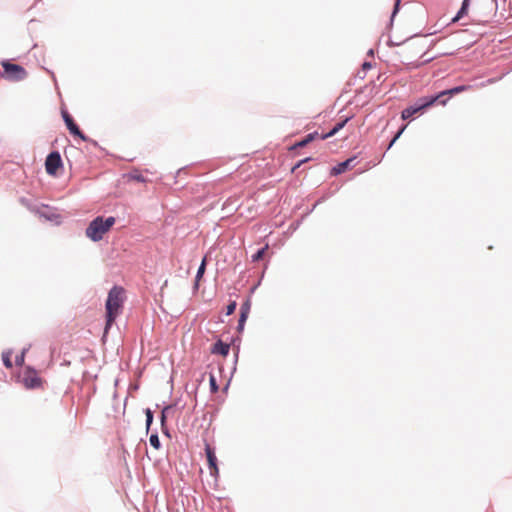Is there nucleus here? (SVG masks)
<instances>
[{"label": "nucleus", "instance_id": "1", "mask_svg": "<svg viewBox=\"0 0 512 512\" xmlns=\"http://www.w3.org/2000/svg\"><path fill=\"white\" fill-rule=\"evenodd\" d=\"M426 52L427 46L425 41L421 38H412L403 43L399 55L404 64L411 68H416L432 60V57H429L421 62L419 61V59L426 55Z\"/></svg>", "mask_w": 512, "mask_h": 512}, {"label": "nucleus", "instance_id": "2", "mask_svg": "<svg viewBox=\"0 0 512 512\" xmlns=\"http://www.w3.org/2000/svg\"><path fill=\"white\" fill-rule=\"evenodd\" d=\"M125 301V290L120 286H114L108 293V297L105 304L106 309V325L104 334L108 333V330L114 323L115 319L121 314L123 304Z\"/></svg>", "mask_w": 512, "mask_h": 512}, {"label": "nucleus", "instance_id": "3", "mask_svg": "<svg viewBox=\"0 0 512 512\" xmlns=\"http://www.w3.org/2000/svg\"><path fill=\"white\" fill-rule=\"evenodd\" d=\"M115 224L114 217H96L87 227L86 236L93 241H99L103 238V235L107 233L110 228Z\"/></svg>", "mask_w": 512, "mask_h": 512}, {"label": "nucleus", "instance_id": "4", "mask_svg": "<svg viewBox=\"0 0 512 512\" xmlns=\"http://www.w3.org/2000/svg\"><path fill=\"white\" fill-rule=\"evenodd\" d=\"M2 67L4 69L2 77L8 81L18 82L24 80L27 77L26 70L18 64L4 61L2 62Z\"/></svg>", "mask_w": 512, "mask_h": 512}, {"label": "nucleus", "instance_id": "5", "mask_svg": "<svg viewBox=\"0 0 512 512\" xmlns=\"http://www.w3.org/2000/svg\"><path fill=\"white\" fill-rule=\"evenodd\" d=\"M434 104L435 99H425L422 97L414 105L405 108L401 113V117L403 120L409 119L416 113L422 112Z\"/></svg>", "mask_w": 512, "mask_h": 512}, {"label": "nucleus", "instance_id": "6", "mask_svg": "<svg viewBox=\"0 0 512 512\" xmlns=\"http://www.w3.org/2000/svg\"><path fill=\"white\" fill-rule=\"evenodd\" d=\"M22 382L28 389H36L42 387L43 380L39 377L38 373L31 368H27L22 376Z\"/></svg>", "mask_w": 512, "mask_h": 512}, {"label": "nucleus", "instance_id": "7", "mask_svg": "<svg viewBox=\"0 0 512 512\" xmlns=\"http://www.w3.org/2000/svg\"><path fill=\"white\" fill-rule=\"evenodd\" d=\"M60 167H62V159L59 152H51L45 161L46 172L50 175H56Z\"/></svg>", "mask_w": 512, "mask_h": 512}, {"label": "nucleus", "instance_id": "8", "mask_svg": "<svg viewBox=\"0 0 512 512\" xmlns=\"http://www.w3.org/2000/svg\"><path fill=\"white\" fill-rule=\"evenodd\" d=\"M205 452L207 456V461L210 469V474L217 477L218 475V467H217V458L213 451V449L210 447L209 444L205 445Z\"/></svg>", "mask_w": 512, "mask_h": 512}, {"label": "nucleus", "instance_id": "9", "mask_svg": "<svg viewBox=\"0 0 512 512\" xmlns=\"http://www.w3.org/2000/svg\"><path fill=\"white\" fill-rule=\"evenodd\" d=\"M348 120L349 119L346 118L345 120L337 123L334 126V128L331 131H329L328 133H326V134L319 135L318 132H313V133H310L309 135L313 136V140H315L316 138H320L322 140H325L327 138H330V137L334 136L339 130H341L345 126V124L347 123Z\"/></svg>", "mask_w": 512, "mask_h": 512}, {"label": "nucleus", "instance_id": "10", "mask_svg": "<svg viewBox=\"0 0 512 512\" xmlns=\"http://www.w3.org/2000/svg\"><path fill=\"white\" fill-rule=\"evenodd\" d=\"M472 87L470 85H460V86H456L454 88H451V89H447V90H444V91H441L440 92V97L441 96H454V95H457L459 93H462V92H465V91H468L470 90Z\"/></svg>", "mask_w": 512, "mask_h": 512}, {"label": "nucleus", "instance_id": "11", "mask_svg": "<svg viewBox=\"0 0 512 512\" xmlns=\"http://www.w3.org/2000/svg\"><path fill=\"white\" fill-rule=\"evenodd\" d=\"M353 161H354V158H350V159H347L346 161L338 164L336 167H334L332 169V174L338 175V174L344 173L348 169V167L351 166Z\"/></svg>", "mask_w": 512, "mask_h": 512}, {"label": "nucleus", "instance_id": "12", "mask_svg": "<svg viewBox=\"0 0 512 512\" xmlns=\"http://www.w3.org/2000/svg\"><path fill=\"white\" fill-rule=\"evenodd\" d=\"M66 126L69 130V132L74 135V136H78L80 137L82 140H86V137L84 136V134L80 131L79 127L76 125V123L74 122V120H70L68 121V123H66Z\"/></svg>", "mask_w": 512, "mask_h": 512}, {"label": "nucleus", "instance_id": "13", "mask_svg": "<svg viewBox=\"0 0 512 512\" xmlns=\"http://www.w3.org/2000/svg\"><path fill=\"white\" fill-rule=\"evenodd\" d=\"M229 350H230L229 345L224 344V343H223V342H221V341H218V342L214 345L212 352H213V353L221 354V355H223V356H226V355L229 353Z\"/></svg>", "mask_w": 512, "mask_h": 512}, {"label": "nucleus", "instance_id": "14", "mask_svg": "<svg viewBox=\"0 0 512 512\" xmlns=\"http://www.w3.org/2000/svg\"><path fill=\"white\" fill-rule=\"evenodd\" d=\"M248 313H249V304L245 303L241 307V314H240L239 324H238V329L239 330L243 329L244 323H245V321H246V319L248 317Z\"/></svg>", "mask_w": 512, "mask_h": 512}, {"label": "nucleus", "instance_id": "15", "mask_svg": "<svg viewBox=\"0 0 512 512\" xmlns=\"http://www.w3.org/2000/svg\"><path fill=\"white\" fill-rule=\"evenodd\" d=\"M450 97L451 96H441L440 97V93H438L435 96H428V97H424V98L425 99H435V104L437 103V104L444 106L447 104Z\"/></svg>", "mask_w": 512, "mask_h": 512}, {"label": "nucleus", "instance_id": "16", "mask_svg": "<svg viewBox=\"0 0 512 512\" xmlns=\"http://www.w3.org/2000/svg\"><path fill=\"white\" fill-rule=\"evenodd\" d=\"M312 141H313V136L312 135H306V137L303 140L295 143L290 149L293 150V149H296V148L305 147L306 145H308Z\"/></svg>", "mask_w": 512, "mask_h": 512}, {"label": "nucleus", "instance_id": "17", "mask_svg": "<svg viewBox=\"0 0 512 512\" xmlns=\"http://www.w3.org/2000/svg\"><path fill=\"white\" fill-rule=\"evenodd\" d=\"M206 263H207V257L205 256L198 268L197 274H196V284L200 281V279L203 277L206 269Z\"/></svg>", "mask_w": 512, "mask_h": 512}, {"label": "nucleus", "instance_id": "18", "mask_svg": "<svg viewBox=\"0 0 512 512\" xmlns=\"http://www.w3.org/2000/svg\"><path fill=\"white\" fill-rule=\"evenodd\" d=\"M468 5H469V0H464L462 3L461 9L457 13L456 17L453 18V22L458 21L460 18H462L466 14Z\"/></svg>", "mask_w": 512, "mask_h": 512}, {"label": "nucleus", "instance_id": "19", "mask_svg": "<svg viewBox=\"0 0 512 512\" xmlns=\"http://www.w3.org/2000/svg\"><path fill=\"white\" fill-rule=\"evenodd\" d=\"M268 249V245H265V247H263L262 249L258 250L253 256H252V260L255 262V261H259L261 259L264 258L265 256V253Z\"/></svg>", "mask_w": 512, "mask_h": 512}, {"label": "nucleus", "instance_id": "20", "mask_svg": "<svg viewBox=\"0 0 512 512\" xmlns=\"http://www.w3.org/2000/svg\"><path fill=\"white\" fill-rule=\"evenodd\" d=\"M2 360L6 368L10 369L12 368L13 364L11 361V353L10 352H4L2 354Z\"/></svg>", "mask_w": 512, "mask_h": 512}, {"label": "nucleus", "instance_id": "21", "mask_svg": "<svg viewBox=\"0 0 512 512\" xmlns=\"http://www.w3.org/2000/svg\"><path fill=\"white\" fill-rule=\"evenodd\" d=\"M149 442L151 446H153L155 449L160 448V440L159 437L156 434H152L149 438Z\"/></svg>", "mask_w": 512, "mask_h": 512}, {"label": "nucleus", "instance_id": "22", "mask_svg": "<svg viewBox=\"0 0 512 512\" xmlns=\"http://www.w3.org/2000/svg\"><path fill=\"white\" fill-rule=\"evenodd\" d=\"M209 382H210L211 391L213 393H216L218 391V385H217V382H216V378H215V376L213 374H210Z\"/></svg>", "mask_w": 512, "mask_h": 512}, {"label": "nucleus", "instance_id": "23", "mask_svg": "<svg viewBox=\"0 0 512 512\" xmlns=\"http://www.w3.org/2000/svg\"><path fill=\"white\" fill-rule=\"evenodd\" d=\"M235 309H236V302L233 301V302L228 304V306L226 308V314L227 315L233 314Z\"/></svg>", "mask_w": 512, "mask_h": 512}, {"label": "nucleus", "instance_id": "24", "mask_svg": "<svg viewBox=\"0 0 512 512\" xmlns=\"http://www.w3.org/2000/svg\"><path fill=\"white\" fill-rule=\"evenodd\" d=\"M152 421H153V414H152V412H151L149 409H147V410H146V422H147V427H149V426H150V424L152 423Z\"/></svg>", "mask_w": 512, "mask_h": 512}, {"label": "nucleus", "instance_id": "25", "mask_svg": "<svg viewBox=\"0 0 512 512\" xmlns=\"http://www.w3.org/2000/svg\"><path fill=\"white\" fill-rule=\"evenodd\" d=\"M404 129H405V126H404L402 129H400V130L398 131V133L394 136V138H393V139H392V141L390 142V144H389V146H388V149H390V148L392 147V145L396 142V140L400 137V135L402 134V132L404 131Z\"/></svg>", "mask_w": 512, "mask_h": 512}, {"label": "nucleus", "instance_id": "26", "mask_svg": "<svg viewBox=\"0 0 512 512\" xmlns=\"http://www.w3.org/2000/svg\"><path fill=\"white\" fill-rule=\"evenodd\" d=\"M310 158H305L303 160H300L295 166L292 167L291 172L294 173L302 164L308 162Z\"/></svg>", "mask_w": 512, "mask_h": 512}, {"label": "nucleus", "instance_id": "27", "mask_svg": "<svg viewBox=\"0 0 512 512\" xmlns=\"http://www.w3.org/2000/svg\"><path fill=\"white\" fill-rule=\"evenodd\" d=\"M131 178L138 182H145L143 175L139 173L131 174Z\"/></svg>", "mask_w": 512, "mask_h": 512}, {"label": "nucleus", "instance_id": "28", "mask_svg": "<svg viewBox=\"0 0 512 512\" xmlns=\"http://www.w3.org/2000/svg\"><path fill=\"white\" fill-rule=\"evenodd\" d=\"M62 117H63V119H64L65 124H66V123H68V121H70V120H72V119H73V118L70 116V114H69L67 111H65V110H63V111H62Z\"/></svg>", "mask_w": 512, "mask_h": 512}, {"label": "nucleus", "instance_id": "29", "mask_svg": "<svg viewBox=\"0 0 512 512\" xmlns=\"http://www.w3.org/2000/svg\"><path fill=\"white\" fill-rule=\"evenodd\" d=\"M16 365H22L24 363V352L20 355V356H17L16 357Z\"/></svg>", "mask_w": 512, "mask_h": 512}, {"label": "nucleus", "instance_id": "30", "mask_svg": "<svg viewBox=\"0 0 512 512\" xmlns=\"http://www.w3.org/2000/svg\"><path fill=\"white\" fill-rule=\"evenodd\" d=\"M170 409V406H167L163 409L162 411V415H161V421L164 422L165 420V417H166V412Z\"/></svg>", "mask_w": 512, "mask_h": 512}, {"label": "nucleus", "instance_id": "31", "mask_svg": "<svg viewBox=\"0 0 512 512\" xmlns=\"http://www.w3.org/2000/svg\"><path fill=\"white\" fill-rule=\"evenodd\" d=\"M399 3H400V0H396L393 15L397 12V10H398V6H399Z\"/></svg>", "mask_w": 512, "mask_h": 512}]
</instances>
